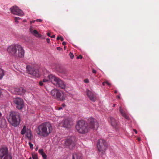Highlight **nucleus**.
I'll use <instances>...</instances> for the list:
<instances>
[{
    "label": "nucleus",
    "mask_w": 159,
    "mask_h": 159,
    "mask_svg": "<svg viewBox=\"0 0 159 159\" xmlns=\"http://www.w3.org/2000/svg\"><path fill=\"white\" fill-rule=\"evenodd\" d=\"M98 127V123L97 121L92 118L89 119L88 123L83 120H79L75 126L77 131L82 134L87 133L90 129L96 130Z\"/></svg>",
    "instance_id": "nucleus-1"
},
{
    "label": "nucleus",
    "mask_w": 159,
    "mask_h": 159,
    "mask_svg": "<svg viewBox=\"0 0 159 159\" xmlns=\"http://www.w3.org/2000/svg\"><path fill=\"white\" fill-rule=\"evenodd\" d=\"M7 51L11 56L16 59L23 58L25 50L23 47L19 44H11L7 48Z\"/></svg>",
    "instance_id": "nucleus-2"
},
{
    "label": "nucleus",
    "mask_w": 159,
    "mask_h": 159,
    "mask_svg": "<svg viewBox=\"0 0 159 159\" xmlns=\"http://www.w3.org/2000/svg\"><path fill=\"white\" fill-rule=\"evenodd\" d=\"M52 125L49 122L42 123L38 126L37 133L38 135L43 137H47L53 131Z\"/></svg>",
    "instance_id": "nucleus-3"
},
{
    "label": "nucleus",
    "mask_w": 159,
    "mask_h": 159,
    "mask_svg": "<svg viewBox=\"0 0 159 159\" xmlns=\"http://www.w3.org/2000/svg\"><path fill=\"white\" fill-rule=\"evenodd\" d=\"M7 119L9 122L13 126L16 127L20 123L19 113L17 112L11 111L8 115H7Z\"/></svg>",
    "instance_id": "nucleus-4"
},
{
    "label": "nucleus",
    "mask_w": 159,
    "mask_h": 159,
    "mask_svg": "<svg viewBox=\"0 0 159 159\" xmlns=\"http://www.w3.org/2000/svg\"><path fill=\"white\" fill-rule=\"evenodd\" d=\"M48 77L50 81L54 84L61 89H65L66 86L64 82L59 78L52 74L49 75Z\"/></svg>",
    "instance_id": "nucleus-5"
},
{
    "label": "nucleus",
    "mask_w": 159,
    "mask_h": 159,
    "mask_svg": "<svg viewBox=\"0 0 159 159\" xmlns=\"http://www.w3.org/2000/svg\"><path fill=\"white\" fill-rule=\"evenodd\" d=\"M50 94L54 98L61 101L65 100L66 97L64 93L61 90L56 89L52 90L51 91Z\"/></svg>",
    "instance_id": "nucleus-6"
},
{
    "label": "nucleus",
    "mask_w": 159,
    "mask_h": 159,
    "mask_svg": "<svg viewBox=\"0 0 159 159\" xmlns=\"http://www.w3.org/2000/svg\"><path fill=\"white\" fill-rule=\"evenodd\" d=\"M97 148L100 152L102 154H103L107 148V145L106 141L102 139H99L98 142Z\"/></svg>",
    "instance_id": "nucleus-7"
},
{
    "label": "nucleus",
    "mask_w": 159,
    "mask_h": 159,
    "mask_svg": "<svg viewBox=\"0 0 159 159\" xmlns=\"http://www.w3.org/2000/svg\"><path fill=\"white\" fill-rule=\"evenodd\" d=\"M8 149L6 148H0V157L3 159H12L11 156L8 153Z\"/></svg>",
    "instance_id": "nucleus-8"
},
{
    "label": "nucleus",
    "mask_w": 159,
    "mask_h": 159,
    "mask_svg": "<svg viewBox=\"0 0 159 159\" xmlns=\"http://www.w3.org/2000/svg\"><path fill=\"white\" fill-rule=\"evenodd\" d=\"M13 102L15 104L16 107L18 109H21L24 106V101L22 98H16L14 99Z\"/></svg>",
    "instance_id": "nucleus-9"
},
{
    "label": "nucleus",
    "mask_w": 159,
    "mask_h": 159,
    "mask_svg": "<svg viewBox=\"0 0 159 159\" xmlns=\"http://www.w3.org/2000/svg\"><path fill=\"white\" fill-rule=\"evenodd\" d=\"M26 69L28 73L31 75L32 77H38L39 75V71L37 69H34L30 66H27Z\"/></svg>",
    "instance_id": "nucleus-10"
},
{
    "label": "nucleus",
    "mask_w": 159,
    "mask_h": 159,
    "mask_svg": "<svg viewBox=\"0 0 159 159\" xmlns=\"http://www.w3.org/2000/svg\"><path fill=\"white\" fill-rule=\"evenodd\" d=\"M10 10L11 12L14 15L20 16H23L24 15V14L22 11L18 7L16 6L12 7L10 8Z\"/></svg>",
    "instance_id": "nucleus-11"
},
{
    "label": "nucleus",
    "mask_w": 159,
    "mask_h": 159,
    "mask_svg": "<svg viewBox=\"0 0 159 159\" xmlns=\"http://www.w3.org/2000/svg\"><path fill=\"white\" fill-rule=\"evenodd\" d=\"M75 138L71 137L66 139L65 141V144L70 149H73L75 146V143L74 142Z\"/></svg>",
    "instance_id": "nucleus-12"
},
{
    "label": "nucleus",
    "mask_w": 159,
    "mask_h": 159,
    "mask_svg": "<svg viewBox=\"0 0 159 159\" xmlns=\"http://www.w3.org/2000/svg\"><path fill=\"white\" fill-rule=\"evenodd\" d=\"M60 124L64 127L69 128L73 125V123L70 119L67 118L65 119L64 121L61 122Z\"/></svg>",
    "instance_id": "nucleus-13"
},
{
    "label": "nucleus",
    "mask_w": 159,
    "mask_h": 159,
    "mask_svg": "<svg viewBox=\"0 0 159 159\" xmlns=\"http://www.w3.org/2000/svg\"><path fill=\"white\" fill-rule=\"evenodd\" d=\"M14 90L15 93L19 95H23L26 91L25 89L22 87L15 88Z\"/></svg>",
    "instance_id": "nucleus-14"
},
{
    "label": "nucleus",
    "mask_w": 159,
    "mask_h": 159,
    "mask_svg": "<svg viewBox=\"0 0 159 159\" xmlns=\"http://www.w3.org/2000/svg\"><path fill=\"white\" fill-rule=\"evenodd\" d=\"M87 94L89 99L93 102H95L97 99L96 97L93 93L88 89L87 90Z\"/></svg>",
    "instance_id": "nucleus-15"
},
{
    "label": "nucleus",
    "mask_w": 159,
    "mask_h": 159,
    "mask_svg": "<svg viewBox=\"0 0 159 159\" xmlns=\"http://www.w3.org/2000/svg\"><path fill=\"white\" fill-rule=\"evenodd\" d=\"M119 111L121 115L123 116L127 120H129V116L126 114L124 110L122 109L121 107H120Z\"/></svg>",
    "instance_id": "nucleus-16"
},
{
    "label": "nucleus",
    "mask_w": 159,
    "mask_h": 159,
    "mask_svg": "<svg viewBox=\"0 0 159 159\" xmlns=\"http://www.w3.org/2000/svg\"><path fill=\"white\" fill-rule=\"evenodd\" d=\"M109 121L113 126L116 127L117 124V122L113 117H110Z\"/></svg>",
    "instance_id": "nucleus-17"
},
{
    "label": "nucleus",
    "mask_w": 159,
    "mask_h": 159,
    "mask_svg": "<svg viewBox=\"0 0 159 159\" xmlns=\"http://www.w3.org/2000/svg\"><path fill=\"white\" fill-rule=\"evenodd\" d=\"M0 127L2 128H5L7 127L6 121L5 120L0 121Z\"/></svg>",
    "instance_id": "nucleus-18"
},
{
    "label": "nucleus",
    "mask_w": 159,
    "mask_h": 159,
    "mask_svg": "<svg viewBox=\"0 0 159 159\" xmlns=\"http://www.w3.org/2000/svg\"><path fill=\"white\" fill-rule=\"evenodd\" d=\"M39 152L42 156L43 159H47V156L43 152V149H39Z\"/></svg>",
    "instance_id": "nucleus-19"
},
{
    "label": "nucleus",
    "mask_w": 159,
    "mask_h": 159,
    "mask_svg": "<svg viewBox=\"0 0 159 159\" xmlns=\"http://www.w3.org/2000/svg\"><path fill=\"white\" fill-rule=\"evenodd\" d=\"M26 136L29 139H32V135L31 132L30 130L27 131L26 132Z\"/></svg>",
    "instance_id": "nucleus-20"
},
{
    "label": "nucleus",
    "mask_w": 159,
    "mask_h": 159,
    "mask_svg": "<svg viewBox=\"0 0 159 159\" xmlns=\"http://www.w3.org/2000/svg\"><path fill=\"white\" fill-rule=\"evenodd\" d=\"M73 159H81L80 154L74 153L73 155Z\"/></svg>",
    "instance_id": "nucleus-21"
},
{
    "label": "nucleus",
    "mask_w": 159,
    "mask_h": 159,
    "mask_svg": "<svg viewBox=\"0 0 159 159\" xmlns=\"http://www.w3.org/2000/svg\"><path fill=\"white\" fill-rule=\"evenodd\" d=\"M4 75V71L0 68V80L2 79Z\"/></svg>",
    "instance_id": "nucleus-22"
},
{
    "label": "nucleus",
    "mask_w": 159,
    "mask_h": 159,
    "mask_svg": "<svg viewBox=\"0 0 159 159\" xmlns=\"http://www.w3.org/2000/svg\"><path fill=\"white\" fill-rule=\"evenodd\" d=\"M26 128L25 126H24L23 127L22 129L21 130V134H24L26 132Z\"/></svg>",
    "instance_id": "nucleus-23"
},
{
    "label": "nucleus",
    "mask_w": 159,
    "mask_h": 159,
    "mask_svg": "<svg viewBox=\"0 0 159 159\" xmlns=\"http://www.w3.org/2000/svg\"><path fill=\"white\" fill-rule=\"evenodd\" d=\"M32 34L35 36H37L39 35L38 32L36 30H34V31H33Z\"/></svg>",
    "instance_id": "nucleus-24"
},
{
    "label": "nucleus",
    "mask_w": 159,
    "mask_h": 159,
    "mask_svg": "<svg viewBox=\"0 0 159 159\" xmlns=\"http://www.w3.org/2000/svg\"><path fill=\"white\" fill-rule=\"evenodd\" d=\"M32 157L33 159H38L37 153H33L32 154Z\"/></svg>",
    "instance_id": "nucleus-25"
},
{
    "label": "nucleus",
    "mask_w": 159,
    "mask_h": 159,
    "mask_svg": "<svg viewBox=\"0 0 159 159\" xmlns=\"http://www.w3.org/2000/svg\"><path fill=\"white\" fill-rule=\"evenodd\" d=\"M29 144L30 148L31 149H33L34 148L33 144L30 142L29 143Z\"/></svg>",
    "instance_id": "nucleus-26"
},
{
    "label": "nucleus",
    "mask_w": 159,
    "mask_h": 159,
    "mask_svg": "<svg viewBox=\"0 0 159 159\" xmlns=\"http://www.w3.org/2000/svg\"><path fill=\"white\" fill-rule=\"evenodd\" d=\"M70 57L71 59H73L74 57V55L73 53H71V52H70L69 54Z\"/></svg>",
    "instance_id": "nucleus-27"
},
{
    "label": "nucleus",
    "mask_w": 159,
    "mask_h": 159,
    "mask_svg": "<svg viewBox=\"0 0 159 159\" xmlns=\"http://www.w3.org/2000/svg\"><path fill=\"white\" fill-rule=\"evenodd\" d=\"M48 78L49 79V80H48V79H43V82H47L48 81V80L50 81V80H49V78Z\"/></svg>",
    "instance_id": "nucleus-28"
},
{
    "label": "nucleus",
    "mask_w": 159,
    "mask_h": 159,
    "mask_svg": "<svg viewBox=\"0 0 159 159\" xmlns=\"http://www.w3.org/2000/svg\"><path fill=\"white\" fill-rule=\"evenodd\" d=\"M105 83L106 84L110 86L111 85V84L108 81H105Z\"/></svg>",
    "instance_id": "nucleus-29"
},
{
    "label": "nucleus",
    "mask_w": 159,
    "mask_h": 159,
    "mask_svg": "<svg viewBox=\"0 0 159 159\" xmlns=\"http://www.w3.org/2000/svg\"><path fill=\"white\" fill-rule=\"evenodd\" d=\"M82 58V57L81 55H79V56H78L77 57V59H81Z\"/></svg>",
    "instance_id": "nucleus-30"
},
{
    "label": "nucleus",
    "mask_w": 159,
    "mask_h": 159,
    "mask_svg": "<svg viewBox=\"0 0 159 159\" xmlns=\"http://www.w3.org/2000/svg\"><path fill=\"white\" fill-rule=\"evenodd\" d=\"M84 82L86 83H88L89 82V80L88 79H85L84 80Z\"/></svg>",
    "instance_id": "nucleus-31"
},
{
    "label": "nucleus",
    "mask_w": 159,
    "mask_h": 159,
    "mask_svg": "<svg viewBox=\"0 0 159 159\" xmlns=\"http://www.w3.org/2000/svg\"><path fill=\"white\" fill-rule=\"evenodd\" d=\"M34 30H33V29H32V27H31L30 29V33L32 34V33H33V31H34Z\"/></svg>",
    "instance_id": "nucleus-32"
},
{
    "label": "nucleus",
    "mask_w": 159,
    "mask_h": 159,
    "mask_svg": "<svg viewBox=\"0 0 159 159\" xmlns=\"http://www.w3.org/2000/svg\"><path fill=\"white\" fill-rule=\"evenodd\" d=\"M39 84L40 86H42L43 85V82L42 81H40L39 82Z\"/></svg>",
    "instance_id": "nucleus-33"
},
{
    "label": "nucleus",
    "mask_w": 159,
    "mask_h": 159,
    "mask_svg": "<svg viewBox=\"0 0 159 159\" xmlns=\"http://www.w3.org/2000/svg\"><path fill=\"white\" fill-rule=\"evenodd\" d=\"M57 49L58 50H61L62 49V48L60 47H57Z\"/></svg>",
    "instance_id": "nucleus-34"
},
{
    "label": "nucleus",
    "mask_w": 159,
    "mask_h": 159,
    "mask_svg": "<svg viewBox=\"0 0 159 159\" xmlns=\"http://www.w3.org/2000/svg\"><path fill=\"white\" fill-rule=\"evenodd\" d=\"M36 21L41 22L42 21V20L41 19H37Z\"/></svg>",
    "instance_id": "nucleus-35"
},
{
    "label": "nucleus",
    "mask_w": 159,
    "mask_h": 159,
    "mask_svg": "<svg viewBox=\"0 0 159 159\" xmlns=\"http://www.w3.org/2000/svg\"><path fill=\"white\" fill-rule=\"evenodd\" d=\"M92 72L93 73H96V71L94 69L92 70Z\"/></svg>",
    "instance_id": "nucleus-36"
},
{
    "label": "nucleus",
    "mask_w": 159,
    "mask_h": 159,
    "mask_svg": "<svg viewBox=\"0 0 159 159\" xmlns=\"http://www.w3.org/2000/svg\"><path fill=\"white\" fill-rule=\"evenodd\" d=\"M20 19V18L19 17H16L15 18V20H19V19Z\"/></svg>",
    "instance_id": "nucleus-37"
},
{
    "label": "nucleus",
    "mask_w": 159,
    "mask_h": 159,
    "mask_svg": "<svg viewBox=\"0 0 159 159\" xmlns=\"http://www.w3.org/2000/svg\"><path fill=\"white\" fill-rule=\"evenodd\" d=\"M46 41L47 43H49L50 42V39H47Z\"/></svg>",
    "instance_id": "nucleus-38"
},
{
    "label": "nucleus",
    "mask_w": 159,
    "mask_h": 159,
    "mask_svg": "<svg viewBox=\"0 0 159 159\" xmlns=\"http://www.w3.org/2000/svg\"><path fill=\"white\" fill-rule=\"evenodd\" d=\"M66 42H63V43H62V44L63 45H66Z\"/></svg>",
    "instance_id": "nucleus-39"
},
{
    "label": "nucleus",
    "mask_w": 159,
    "mask_h": 159,
    "mask_svg": "<svg viewBox=\"0 0 159 159\" xmlns=\"http://www.w3.org/2000/svg\"><path fill=\"white\" fill-rule=\"evenodd\" d=\"M133 130L135 132V133L136 134H137V131L136 130V129H133Z\"/></svg>",
    "instance_id": "nucleus-40"
},
{
    "label": "nucleus",
    "mask_w": 159,
    "mask_h": 159,
    "mask_svg": "<svg viewBox=\"0 0 159 159\" xmlns=\"http://www.w3.org/2000/svg\"><path fill=\"white\" fill-rule=\"evenodd\" d=\"M60 38L61 41H62L64 40V39L62 37H60Z\"/></svg>",
    "instance_id": "nucleus-41"
},
{
    "label": "nucleus",
    "mask_w": 159,
    "mask_h": 159,
    "mask_svg": "<svg viewBox=\"0 0 159 159\" xmlns=\"http://www.w3.org/2000/svg\"><path fill=\"white\" fill-rule=\"evenodd\" d=\"M62 109V108L61 107H59L58 108V110H60Z\"/></svg>",
    "instance_id": "nucleus-42"
},
{
    "label": "nucleus",
    "mask_w": 159,
    "mask_h": 159,
    "mask_svg": "<svg viewBox=\"0 0 159 159\" xmlns=\"http://www.w3.org/2000/svg\"><path fill=\"white\" fill-rule=\"evenodd\" d=\"M35 21V20H33V21H30V23L31 24H32V23H34Z\"/></svg>",
    "instance_id": "nucleus-43"
},
{
    "label": "nucleus",
    "mask_w": 159,
    "mask_h": 159,
    "mask_svg": "<svg viewBox=\"0 0 159 159\" xmlns=\"http://www.w3.org/2000/svg\"><path fill=\"white\" fill-rule=\"evenodd\" d=\"M55 35H53L51 36V37L52 38H54L55 37Z\"/></svg>",
    "instance_id": "nucleus-44"
},
{
    "label": "nucleus",
    "mask_w": 159,
    "mask_h": 159,
    "mask_svg": "<svg viewBox=\"0 0 159 159\" xmlns=\"http://www.w3.org/2000/svg\"><path fill=\"white\" fill-rule=\"evenodd\" d=\"M47 35H48V36H49V37L50 36V33H48L47 34Z\"/></svg>",
    "instance_id": "nucleus-45"
},
{
    "label": "nucleus",
    "mask_w": 159,
    "mask_h": 159,
    "mask_svg": "<svg viewBox=\"0 0 159 159\" xmlns=\"http://www.w3.org/2000/svg\"><path fill=\"white\" fill-rule=\"evenodd\" d=\"M62 105L63 107H66V105L64 103L62 104Z\"/></svg>",
    "instance_id": "nucleus-46"
},
{
    "label": "nucleus",
    "mask_w": 159,
    "mask_h": 159,
    "mask_svg": "<svg viewBox=\"0 0 159 159\" xmlns=\"http://www.w3.org/2000/svg\"><path fill=\"white\" fill-rule=\"evenodd\" d=\"M15 22L16 23H18L19 22V21H18V20H17V19L16 20H15Z\"/></svg>",
    "instance_id": "nucleus-47"
},
{
    "label": "nucleus",
    "mask_w": 159,
    "mask_h": 159,
    "mask_svg": "<svg viewBox=\"0 0 159 159\" xmlns=\"http://www.w3.org/2000/svg\"><path fill=\"white\" fill-rule=\"evenodd\" d=\"M57 40H59L60 39V37H58L57 38Z\"/></svg>",
    "instance_id": "nucleus-48"
},
{
    "label": "nucleus",
    "mask_w": 159,
    "mask_h": 159,
    "mask_svg": "<svg viewBox=\"0 0 159 159\" xmlns=\"http://www.w3.org/2000/svg\"><path fill=\"white\" fill-rule=\"evenodd\" d=\"M2 116V114L1 113V112H0V118H1V117Z\"/></svg>",
    "instance_id": "nucleus-49"
},
{
    "label": "nucleus",
    "mask_w": 159,
    "mask_h": 159,
    "mask_svg": "<svg viewBox=\"0 0 159 159\" xmlns=\"http://www.w3.org/2000/svg\"><path fill=\"white\" fill-rule=\"evenodd\" d=\"M38 146H37V147H36V148H35V150H36V151H37V150H38Z\"/></svg>",
    "instance_id": "nucleus-50"
},
{
    "label": "nucleus",
    "mask_w": 159,
    "mask_h": 159,
    "mask_svg": "<svg viewBox=\"0 0 159 159\" xmlns=\"http://www.w3.org/2000/svg\"><path fill=\"white\" fill-rule=\"evenodd\" d=\"M138 140L139 141H140L141 140V139L140 138H138Z\"/></svg>",
    "instance_id": "nucleus-51"
},
{
    "label": "nucleus",
    "mask_w": 159,
    "mask_h": 159,
    "mask_svg": "<svg viewBox=\"0 0 159 159\" xmlns=\"http://www.w3.org/2000/svg\"><path fill=\"white\" fill-rule=\"evenodd\" d=\"M105 82H103L102 83V84L103 85H105Z\"/></svg>",
    "instance_id": "nucleus-52"
},
{
    "label": "nucleus",
    "mask_w": 159,
    "mask_h": 159,
    "mask_svg": "<svg viewBox=\"0 0 159 159\" xmlns=\"http://www.w3.org/2000/svg\"><path fill=\"white\" fill-rule=\"evenodd\" d=\"M115 106H116V104H114L113 105V107H115Z\"/></svg>",
    "instance_id": "nucleus-53"
},
{
    "label": "nucleus",
    "mask_w": 159,
    "mask_h": 159,
    "mask_svg": "<svg viewBox=\"0 0 159 159\" xmlns=\"http://www.w3.org/2000/svg\"><path fill=\"white\" fill-rule=\"evenodd\" d=\"M66 47H65H65H64V49H66Z\"/></svg>",
    "instance_id": "nucleus-54"
},
{
    "label": "nucleus",
    "mask_w": 159,
    "mask_h": 159,
    "mask_svg": "<svg viewBox=\"0 0 159 159\" xmlns=\"http://www.w3.org/2000/svg\"><path fill=\"white\" fill-rule=\"evenodd\" d=\"M115 93H117V91H115Z\"/></svg>",
    "instance_id": "nucleus-55"
},
{
    "label": "nucleus",
    "mask_w": 159,
    "mask_h": 159,
    "mask_svg": "<svg viewBox=\"0 0 159 159\" xmlns=\"http://www.w3.org/2000/svg\"><path fill=\"white\" fill-rule=\"evenodd\" d=\"M118 98H120V97L119 96H118Z\"/></svg>",
    "instance_id": "nucleus-56"
},
{
    "label": "nucleus",
    "mask_w": 159,
    "mask_h": 159,
    "mask_svg": "<svg viewBox=\"0 0 159 159\" xmlns=\"http://www.w3.org/2000/svg\"><path fill=\"white\" fill-rule=\"evenodd\" d=\"M29 159H32V158L31 157H30L29 158Z\"/></svg>",
    "instance_id": "nucleus-57"
}]
</instances>
